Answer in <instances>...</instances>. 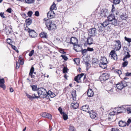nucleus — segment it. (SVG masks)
<instances>
[{
    "instance_id": "f257e3e1",
    "label": "nucleus",
    "mask_w": 131,
    "mask_h": 131,
    "mask_svg": "<svg viewBox=\"0 0 131 131\" xmlns=\"http://www.w3.org/2000/svg\"><path fill=\"white\" fill-rule=\"evenodd\" d=\"M46 21L45 24L49 30H54L56 29L57 25L54 21L48 19Z\"/></svg>"
},
{
    "instance_id": "f03ea898",
    "label": "nucleus",
    "mask_w": 131,
    "mask_h": 131,
    "mask_svg": "<svg viewBox=\"0 0 131 131\" xmlns=\"http://www.w3.org/2000/svg\"><path fill=\"white\" fill-rule=\"evenodd\" d=\"M66 41L67 42L69 43L70 44H72L73 45V49L75 51L77 52L79 51L76 48L78 47H80V46L77 44L78 42V40L76 37H72L70 39L69 42L68 41L67 39H66Z\"/></svg>"
},
{
    "instance_id": "7ed1b4c3",
    "label": "nucleus",
    "mask_w": 131,
    "mask_h": 131,
    "mask_svg": "<svg viewBox=\"0 0 131 131\" xmlns=\"http://www.w3.org/2000/svg\"><path fill=\"white\" fill-rule=\"evenodd\" d=\"M37 92L38 95L40 96V97L46 98L47 99L48 98V95H47V92L46 90L43 88H38Z\"/></svg>"
},
{
    "instance_id": "20e7f679",
    "label": "nucleus",
    "mask_w": 131,
    "mask_h": 131,
    "mask_svg": "<svg viewBox=\"0 0 131 131\" xmlns=\"http://www.w3.org/2000/svg\"><path fill=\"white\" fill-rule=\"evenodd\" d=\"M107 19L109 22H110V24L113 25L115 26L117 25L118 23L117 21L115 19V16L114 14L110 15L107 17Z\"/></svg>"
},
{
    "instance_id": "39448f33",
    "label": "nucleus",
    "mask_w": 131,
    "mask_h": 131,
    "mask_svg": "<svg viewBox=\"0 0 131 131\" xmlns=\"http://www.w3.org/2000/svg\"><path fill=\"white\" fill-rule=\"evenodd\" d=\"M102 58L100 60V63L99 64L100 67L103 69L106 68L107 67V64L108 62L105 57H101Z\"/></svg>"
},
{
    "instance_id": "423d86ee",
    "label": "nucleus",
    "mask_w": 131,
    "mask_h": 131,
    "mask_svg": "<svg viewBox=\"0 0 131 131\" xmlns=\"http://www.w3.org/2000/svg\"><path fill=\"white\" fill-rule=\"evenodd\" d=\"M24 30H27L28 32L29 33V36L31 38H35L37 36V34L33 30L31 29L30 28H28L27 30L25 28L24 29Z\"/></svg>"
},
{
    "instance_id": "0eeeda50",
    "label": "nucleus",
    "mask_w": 131,
    "mask_h": 131,
    "mask_svg": "<svg viewBox=\"0 0 131 131\" xmlns=\"http://www.w3.org/2000/svg\"><path fill=\"white\" fill-rule=\"evenodd\" d=\"M109 76L107 73H103L100 77L99 79L100 81L102 82L108 79L110 77Z\"/></svg>"
},
{
    "instance_id": "6e6552de",
    "label": "nucleus",
    "mask_w": 131,
    "mask_h": 131,
    "mask_svg": "<svg viewBox=\"0 0 131 131\" xmlns=\"http://www.w3.org/2000/svg\"><path fill=\"white\" fill-rule=\"evenodd\" d=\"M34 67L32 66L30 69V72L29 73V75L30 76L31 78H32V81L33 82H34L35 81L37 82V81H38V80H34L33 79H34L35 75L33 74H36V73L35 72H34Z\"/></svg>"
},
{
    "instance_id": "1a4fd4ad",
    "label": "nucleus",
    "mask_w": 131,
    "mask_h": 131,
    "mask_svg": "<svg viewBox=\"0 0 131 131\" xmlns=\"http://www.w3.org/2000/svg\"><path fill=\"white\" fill-rule=\"evenodd\" d=\"M88 34L90 36H94L96 33V29L95 28H92L88 30Z\"/></svg>"
},
{
    "instance_id": "9d476101",
    "label": "nucleus",
    "mask_w": 131,
    "mask_h": 131,
    "mask_svg": "<svg viewBox=\"0 0 131 131\" xmlns=\"http://www.w3.org/2000/svg\"><path fill=\"white\" fill-rule=\"evenodd\" d=\"M114 42L116 43L115 44V47L116 51H119L121 48V43L119 40H115Z\"/></svg>"
},
{
    "instance_id": "9b49d317",
    "label": "nucleus",
    "mask_w": 131,
    "mask_h": 131,
    "mask_svg": "<svg viewBox=\"0 0 131 131\" xmlns=\"http://www.w3.org/2000/svg\"><path fill=\"white\" fill-rule=\"evenodd\" d=\"M55 14L53 11L50 10L47 13V16L49 19L53 18L55 17Z\"/></svg>"
},
{
    "instance_id": "f8f14e48",
    "label": "nucleus",
    "mask_w": 131,
    "mask_h": 131,
    "mask_svg": "<svg viewBox=\"0 0 131 131\" xmlns=\"http://www.w3.org/2000/svg\"><path fill=\"white\" fill-rule=\"evenodd\" d=\"M84 75V74L83 73H82L78 75L74 78V80L76 81L77 83L80 82L81 81H79L80 80L81 78Z\"/></svg>"
},
{
    "instance_id": "ddd939ff",
    "label": "nucleus",
    "mask_w": 131,
    "mask_h": 131,
    "mask_svg": "<svg viewBox=\"0 0 131 131\" xmlns=\"http://www.w3.org/2000/svg\"><path fill=\"white\" fill-rule=\"evenodd\" d=\"M80 109L83 111L88 113L90 111V109L89 106L87 105H85L82 106Z\"/></svg>"
},
{
    "instance_id": "4468645a",
    "label": "nucleus",
    "mask_w": 131,
    "mask_h": 131,
    "mask_svg": "<svg viewBox=\"0 0 131 131\" xmlns=\"http://www.w3.org/2000/svg\"><path fill=\"white\" fill-rule=\"evenodd\" d=\"M110 54L111 55V57L113 58V59L115 60H117V56L115 53V50H111Z\"/></svg>"
},
{
    "instance_id": "2eb2a0df",
    "label": "nucleus",
    "mask_w": 131,
    "mask_h": 131,
    "mask_svg": "<svg viewBox=\"0 0 131 131\" xmlns=\"http://www.w3.org/2000/svg\"><path fill=\"white\" fill-rule=\"evenodd\" d=\"M108 13L107 9H102L101 10V16L102 17H105L106 16Z\"/></svg>"
},
{
    "instance_id": "dca6fc26",
    "label": "nucleus",
    "mask_w": 131,
    "mask_h": 131,
    "mask_svg": "<svg viewBox=\"0 0 131 131\" xmlns=\"http://www.w3.org/2000/svg\"><path fill=\"white\" fill-rule=\"evenodd\" d=\"M5 82V80L4 78L0 79V87L3 88L4 90L6 88V86L4 84Z\"/></svg>"
},
{
    "instance_id": "f3484780",
    "label": "nucleus",
    "mask_w": 131,
    "mask_h": 131,
    "mask_svg": "<svg viewBox=\"0 0 131 131\" xmlns=\"http://www.w3.org/2000/svg\"><path fill=\"white\" fill-rule=\"evenodd\" d=\"M117 113L118 114L124 112L126 111V108L123 107H117Z\"/></svg>"
},
{
    "instance_id": "a211bd4d",
    "label": "nucleus",
    "mask_w": 131,
    "mask_h": 131,
    "mask_svg": "<svg viewBox=\"0 0 131 131\" xmlns=\"http://www.w3.org/2000/svg\"><path fill=\"white\" fill-rule=\"evenodd\" d=\"M8 26L7 27L6 26L5 28L6 34L8 35L9 34H11L12 31V28L10 27V26L9 28V29L8 28Z\"/></svg>"
},
{
    "instance_id": "6ab92c4d",
    "label": "nucleus",
    "mask_w": 131,
    "mask_h": 131,
    "mask_svg": "<svg viewBox=\"0 0 131 131\" xmlns=\"http://www.w3.org/2000/svg\"><path fill=\"white\" fill-rule=\"evenodd\" d=\"M90 116L92 119H94L96 117V113L93 112V111H90L88 112Z\"/></svg>"
},
{
    "instance_id": "aec40b11",
    "label": "nucleus",
    "mask_w": 131,
    "mask_h": 131,
    "mask_svg": "<svg viewBox=\"0 0 131 131\" xmlns=\"http://www.w3.org/2000/svg\"><path fill=\"white\" fill-rule=\"evenodd\" d=\"M87 95L89 97H91L93 96L94 95V93L92 90L90 89L88 90L87 93Z\"/></svg>"
},
{
    "instance_id": "412c9836",
    "label": "nucleus",
    "mask_w": 131,
    "mask_h": 131,
    "mask_svg": "<svg viewBox=\"0 0 131 131\" xmlns=\"http://www.w3.org/2000/svg\"><path fill=\"white\" fill-rule=\"evenodd\" d=\"M118 125L120 127H124L126 125V123L124 121H120L118 123Z\"/></svg>"
},
{
    "instance_id": "4be33fe9",
    "label": "nucleus",
    "mask_w": 131,
    "mask_h": 131,
    "mask_svg": "<svg viewBox=\"0 0 131 131\" xmlns=\"http://www.w3.org/2000/svg\"><path fill=\"white\" fill-rule=\"evenodd\" d=\"M40 37L43 38H47V33L44 32H42L39 34Z\"/></svg>"
},
{
    "instance_id": "5701e85b",
    "label": "nucleus",
    "mask_w": 131,
    "mask_h": 131,
    "mask_svg": "<svg viewBox=\"0 0 131 131\" xmlns=\"http://www.w3.org/2000/svg\"><path fill=\"white\" fill-rule=\"evenodd\" d=\"M116 87L117 88V89H116V90L117 91H118L117 89L118 90H121L124 88V86L122 85V84H121V83L117 84Z\"/></svg>"
},
{
    "instance_id": "b1692460",
    "label": "nucleus",
    "mask_w": 131,
    "mask_h": 131,
    "mask_svg": "<svg viewBox=\"0 0 131 131\" xmlns=\"http://www.w3.org/2000/svg\"><path fill=\"white\" fill-rule=\"evenodd\" d=\"M71 107L73 109H77L79 106L78 103H72L71 104Z\"/></svg>"
},
{
    "instance_id": "393cba45",
    "label": "nucleus",
    "mask_w": 131,
    "mask_h": 131,
    "mask_svg": "<svg viewBox=\"0 0 131 131\" xmlns=\"http://www.w3.org/2000/svg\"><path fill=\"white\" fill-rule=\"evenodd\" d=\"M47 95H48V96L49 95L48 97L50 96L51 98L55 97L56 95L54 93H53L50 90H49L48 92H47Z\"/></svg>"
},
{
    "instance_id": "a878e982",
    "label": "nucleus",
    "mask_w": 131,
    "mask_h": 131,
    "mask_svg": "<svg viewBox=\"0 0 131 131\" xmlns=\"http://www.w3.org/2000/svg\"><path fill=\"white\" fill-rule=\"evenodd\" d=\"M25 22L26 23L27 25L29 26L32 23V19L30 18L26 19Z\"/></svg>"
},
{
    "instance_id": "bb28decb",
    "label": "nucleus",
    "mask_w": 131,
    "mask_h": 131,
    "mask_svg": "<svg viewBox=\"0 0 131 131\" xmlns=\"http://www.w3.org/2000/svg\"><path fill=\"white\" fill-rule=\"evenodd\" d=\"M109 24V21L107 20H105L104 22L101 24V25L103 27L106 26Z\"/></svg>"
},
{
    "instance_id": "cd10ccee",
    "label": "nucleus",
    "mask_w": 131,
    "mask_h": 131,
    "mask_svg": "<svg viewBox=\"0 0 131 131\" xmlns=\"http://www.w3.org/2000/svg\"><path fill=\"white\" fill-rule=\"evenodd\" d=\"M87 41L88 44L89 45H91L93 43V41L92 38H88L87 39Z\"/></svg>"
},
{
    "instance_id": "c85d7f7f",
    "label": "nucleus",
    "mask_w": 131,
    "mask_h": 131,
    "mask_svg": "<svg viewBox=\"0 0 131 131\" xmlns=\"http://www.w3.org/2000/svg\"><path fill=\"white\" fill-rule=\"evenodd\" d=\"M72 97L73 100H75L76 99V94L75 90L73 91L72 93Z\"/></svg>"
},
{
    "instance_id": "c756f323",
    "label": "nucleus",
    "mask_w": 131,
    "mask_h": 131,
    "mask_svg": "<svg viewBox=\"0 0 131 131\" xmlns=\"http://www.w3.org/2000/svg\"><path fill=\"white\" fill-rule=\"evenodd\" d=\"M126 109V112L128 114L131 113V106L129 105L127 107Z\"/></svg>"
},
{
    "instance_id": "7c9ffc66",
    "label": "nucleus",
    "mask_w": 131,
    "mask_h": 131,
    "mask_svg": "<svg viewBox=\"0 0 131 131\" xmlns=\"http://www.w3.org/2000/svg\"><path fill=\"white\" fill-rule=\"evenodd\" d=\"M30 86L32 88V90L34 91H38V88H37V85H31Z\"/></svg>"
},
{
    "instance_id": "2f4dec72",
    "label": "nucleus",
    "mask_w": 131,
    "mask_h": 131,
    "mask_svg": "<svg viewBox=\"0 0 131 131\" xmlns=\"http://www.w3.org/2000/svg\"><path fill=\"white\" fill-rule=\"evenodd\" d=\"M56 5L54 4V2H53V4L51 6L50 9L51 10H53V9L56 10Z\"/></svg>"
},
{
    "instance_id": "473e14b6",
    "label": "nucleus",
    "mask_w": 131,
    "mask_h": 131,
    "mask_svg": "<svg viewBox=\"0 0 131 131\" xmlns=\"http://www.w3.org/2000/svg\"><path fill=\"white\" fill-rule=\"evenodd\" d=\"M69 129L71 131H76V130L74 127L71 124L70 125Z\"/></svg>"
},
{
    "instance_id": "72a5a7b5",
    "label": "nucleus",
    "mask_w": 131,
    "mask_h": 131,
    "mask_svg": "<svg viewBox=\"0 0 131 131\" xmlns=\"http://www.w3.org/2000/svg\"><path fill=\"white\" fill-rule=\"evenodd\" d=\"M130 55L129 53V52H127V54L123 58V61H125L126 59L127 58H129L130 57Z\"/></svg>"
},
{
    "instance_id": "f704fd0d",
    "label": "nucleus",
    "mask_w": 131,
    "mask_h": 131,
    "mask_svg": "<svg viewBox=\"0 0 131 131\" xmlns=\"http://www.w3.org/2000/svg\"><path fill=\"white\" fill-rule=\"evenodd\" d=\"M85 64L86 67V70H88L91 67L90 64L87 61L85 62Z\"/></svg>"
},
{
    "instance_id": "c9c22d12",
    "label": "nucleus",
    "mask_w": 131,
    "mask_h": 131,
    "mask_svg": "<svg viewBox=\"0 0 131 131\" xmlns=\"http://www.w3.org/2000/svg\"><path fill=\"white\" fill-rule=\"evenodd\" d=\"M73 61L74 62L75 64H78L80 62L79 59V58H75L73 59Z\"/></svg>"
},
{
    "instance_id": "e433bc0d",
    "label": "nucleus",
    "mask_w": 131,
    "mask_h": 131,
    "mask_svg": "<svg viewBox=\"0 0 131 131\" xmlns=\"http://www.w3.org/2000/svg\"><path fill=\"white\" fill-rule=\"evenodd\" d=\"M63 114V119L64 120H67L68 118V116L64 112L62 113Z\"/></svg>"
},
{
    "instance_id": "4c0bfd02",
    "label": "nucleus",
    "mask_w": 131,
    "mask_h": 131,
    "mask_svg": "<svg viewBox=\"0 0 131 131\" xmlns=\"http://www.w3.org/2000/svg\"><path fill=\"white\" fill-rule=\"evenodd\" d=\"M121 2V0H113V3L114 5L119 4Z\"/></svg>"
},
{
    "instance_id": "58836bf2",
    "label": "nucleus",
    "mask_w": 131,
    "mask_h": 131,
    "mask_svg": "<svg viewBox=\"0 0 131 131\" xmlns=\"http://www.w3.org/2000/svg\"><path fill=\"white\" fill-rule=\"evenodd\" d=\"M122 63V67H126L128 64V62L127 60H125Z\"/></svg>"
},
{
    "instance_id": "ea45409f",
    "label": "nucleus",
    "mask_w": 131,
    "mask_h": 131,
    "mask_svg": "<svg viewBox=\"0 0 131 131\" xmlns=\"http://www.w3.org/2000/svg\"><path fill=\"white\" fill-rule=\"evenodd\" d=\"M102 26L101 25V26H99V32H103V31H104V27H103V26L102 27Z\"/></svg>"
},
{
    "instance_id": "a19ab883",
    "label": "nucleus",
    "mask_w": 131,
    "mask_h": 131,
    "mask_svg": "<svg viewBox=\"0 0 131 131\" xmlns=\"http://www.w3.org/2000/svg\"><path fill=\"white\" fill-rule=\"evenodd\" d=\"M114 72L115 73L118 74L119 76L122 73L121 70H119L116 69L115 70Z\"/></svg>"
},
{
    "instance_id": "79ce46f5",
    "label": "nucleus",
    "mask_w": 131,
    "mask_h": 131,
    "mask_svg": "<svg viewBox=\"0 0 131 131\" xmlns=\"http://www.w3.org/2000/svg\"><path fill=\"white\" fill-rule=\"evenodd\" d=\"M10 46H11L12 48L16 51L17 53H18L19 51L17 49L16 47L15 46L12 45V44H10Z\"/></svg>"
},
{
    "instance_id": "37998d69",
    "label": "nucleus",
    "mask_w": 131,
    "mask_h": 131,
    "mask_svg": "<svg viewBox=\"0 0 131 131\" xmlns=\"http://www.w3.org/2000/svg\"><path fill=\"white\" fill-rule=\"evenodd\" d=\"M128 15L127 14L124 15V14H123L121 18L122 19H126L127 18Z\"/></svg>"
},
{
    "instance_id": "c03bdc74",
    "label": "nucleus",
    "mask_w": 131,
    "mask_h": 131,
    "mask_svg": "<svg viewBox=\"0 0 131 131\" xmlns=\"http://www.w3.org/2000/svg\"><path fill=\"white\" fill-rule=\"evenodd\" d=\"M82 50H81V52L82 53L83 55H84L85 53H86L87 52V49H82Z\"/></svg>"
},
{
    "instance_id": "a18cd8bd",
    "label": "nucleus",
    "mask_w": 131,
    "mask_h": 131,
    "mask_svg": "<svg viewBox=\"0 0 131 131\" xmlns=\"http://www.w3.org/2000/svg\"><path fill=\"white\" fill-rule=\"evenodd\" d=\"M35 0H26V3L28 4L33 3H34Z\"/></svg>"
},
{
    "instance_id": "49530a36",
    "label": "nucleus",
    "mask_w": 131,
    "mask_h": 131,
    "mask_svg": "<svg viewBox=\"0 0 131 131\" xmlns=\"http://www.w3.org/2000/svg\"><path fill=\"white\" fill-rule=\"evenodd\" d=\"M61 57L65 61H67L68 59L67 57L65 55H61Z\"/></svg>"
},
{
    "instance_id": "de8ad7c7",
    "label": "nucleus",
    "mask_w": 131,
    "mask_h": 131,
    "mask_svg": "<svg viewBox=\"0 0 131 131\" xmlns=\"http://www.w3.org/2000/svg\"><path fill=\"white\" fill-rule=\"evenodd\" d=\"M121 83V84H122V85L123 86H124V88L126 87L127 85V82L124 81H122Z\"/></svg>"
},
{
    "instance_id": "09e8293b",
    "label": "nucleus",
    "mask_w": 131,
    "mask_h": 131,
    "mask_svg": "<svg viewBox=\"0 0 131 131\" xmlns=\"http://www.w3.org/2000/svg\"><path fill=\"white\" fill-rule=\"evenodd\" d=\"M48 114H46L45 118H47L49 119H51L52 118V116L50 114L48 113Z\"/></svg>"
},
{
    "instance_id": "8fccbe9b",
    "label": "nucleus",
    "mask_w": 131,
    "mask_h": 131,
    "mask_svg": "<svg viewBox=\"0 0 131 131\" xmlns=\"http://www.w3.org/2000/svg\"><path fill=\"white\" fill-rule=\"evenodd\" d=\"M33 14V12L31 11H29L27 13V15L29 17H31Z\"/></svg>"
},
{
    "instance_id": "3c124183",
    "label": "nucleus",
    "mask_w": 131,
    "mask_h": 131,
    "mask_svg": "<svg viewBox=\"0 0 131 131\" xmlns=\"http://www.w3.org/2000/svg\"><path fill=\"white\" fill-rule=\"evenodd\" d=\"M26 96L30 100L32 99H34V98L35 97H33L32 96H31L29 94H27Z\"/></svg>"
},
{
    "instance_id": "603ef678",
    "label": "nucleus",
    "mask_w": 131,
    "mask_h": 131,
    "mask_svg": "<svg viewBox=\"0 0 131 131\" xmlns=\"http://www.w3.org/2000/svg\"><path fill=\"white\" fill-rule=\"evenodd\" d=\"M108 93L111 94L113 93V88H111L110 89H108L107 90Z\"/></svg>"
},
{
    "instance_id": "864d4df0",
    "label": "nucleus",
    "mask_w": 131,
    "mask_h": 131,
    "mask_svg": "<svg viewBox=\"0 0 131 131\" xmlns=\"http://www.w3.org/2000/svg\"><path fill=\"white\" fill-rule=\"evenodd\" d=\"M34 50H31L29 53V56L30 57L32 55L34 54Z\"/></svg>"
},
{
    "instance_id": "5fc2aeb1",
    "label": "nucleus",
    "mask_w": 131,
    "mask_h": 131,
    "mask_svg": "<svg viewBox=\"0 0 131 131\" xmlns=\"http://www.w3.org/2000/svg\"><path fill=\"white\" fill-rule=\"evenodd\" d=\"M128 42H131V39L130 38H128L126 37L125 36L124 38Z\"/></svg>"
},
{
    "instance_id": "6e6d98bb",
    "label": "nucleus",
    "mask_w": 131,
    "mask_h": 131,
    "mask_svg": "<svg viewBox=\"0 0 131 131\" xmlns=\"http://www.w3.org/2000/svg\"><path fill=\"white\" fill-rule=\"evenodd\" d=\"M87 50L88 51L92 52L94 51V49L93 48H91L89 47H88L87 48Z\"/></svg>"
},
{
    "instance_id": "4d7b16f0",
    "label": "nucleus",
    "mask_w": 131,
    "mask_h": 131,
    "mask_svg": "<svg viewBox=\"0 0 131 131\" xmlns=\"http://www.w3.org/2000/svg\"><path fill=\"white\" fill-rule=\"evenodd\" d=\"M68 69L67 67H64L63 69V73H66L67 72Z\"/></svg>"
},
{
    "instance_id": "13d9d810",
    "label": "nucleus",
    "mask_w": 131,
    "mask_h": 131,
    "mask_svg": "<svg viewBox=\"0 0 131 131\" xmlns=\"http://www.w3.org/2000/svg\"><path fill=\"white\" fill-rule=\"evenodd\" d=\"M131 122V119L129 118L126 123V125L128 126Z\"/></svg>"
},
{
    "instance_id": "bf43d9fd",
    "label": "nucleus",
    "mask_w": 131,
    "mask_h": 131,
    "mask_svg": "<svg viewBox=\"0 0 131 131\" xmlns=\"http://www.w3.org/2000/svg\"><path fill=\"white\" fill-rule=\"evenodd\" d=\"M46 114L48 115V113L44 112L41 114V115L42 117H45L46 115H47Z\"/></svg>"
},
{
    "instance_id": "052dcab7",
    "label": "nucleus",
    "mask_w": 131,
    "mask_h": 131,
    "mask_svg": "<svg viewBox=\"0 0 131 131\" xmlns=\"http://www.w3.org/2000/svg\"><path fill=\"white\" fill-rule=\"evenodd\" d=\"M98 60L97 59H94L92 61V63L93 64L95 63Z\"/></svg>"
},
{
    "instance_id": "680f3d73",
    "label": "nucleus",
    "mask_w": 131,
    "mask_h": 131,
    "mask_svg": "<svg viewBox=\"0 0 131 131\" xmlns=\"http://www.w3.org/2000/svg\"><path fill=\"white\" fill-rule=\"evenodd\" d=\"M59 111L60 112L61 114H62L63 112H62V110L61 107H59L58 109Z\"/></svg>"
},
{
    "instance_id": "e2e57ef3",
    "label": "nucleus",
    "mask_w": 131,
    "mask_h": 131,
    "mask_svg": "<svg viewBox=\"0 0 131 131\" xmlns=\"http://www.w3.org/2000/svg\"><path fill=\"white\" fill-rule=\"evenodd\" d=\"M19 62V63L21 65H22L23 64H24V62L23 61V59H19L18 60Z\"/></svg>"
},
{
    "instance_id": "0e129e2a",
    "label": "nucleus",
    "mask_w": 131,
    "mask_h": 131,
    "mask_svg": "<svg viewBox=\"0 0 131 131\" xmlns=\"http://www.w3.org/2000/svg\"><path fill=\"white\" fill-rule=\"evenodd\" d=\"M59 52L61 53L64 54H66V52H64V51L63 49H60L59 51Z\"/></svg>"
},
{
    "instance_id": "69168bd1",
    "label": "nucleus",
    "mask_w": 131,
    "mask_h": 131,
    "mask_svg": "<svg viewBox=\"0 0 131 131\" xmlns=\"http://www.w3.org/2000/svg\"><path fill=\"white\" fill-rule=\"evenodd\" d=\"M117 113V112H114V111H113L112 112H111L110 113V115H116Z\"/></svg>"
},
{
    "instance_id": "338daca9",
    "label": "nucleus",
    "mask_w": 131,
    "mask_h": 131,
    "mask_svg": "<svg viewBox=\"0 0 131 131\" xmlns=\"http://www.w3.org/2000/svg\"><path fill=\"white\" fill-rule=\"evenodd\" d=\"M35 15L37 17L39 16V12L38 11H36L35 13Z\"/></svg>"
},
{
    "instance_id": "774afa93",
    "label": "nucleus",
    "mask_w": 131,
    "mask_h": 131,
    "mask_svg": "<svg viewBox=\"0 0 131 131\" xmlns=\"http://www.w3.org/2000/svg\"><path fill=\"white\" fill-rule=\"evenodd\" d=\"M111 131H120L118 129L115 128H112Z\"/></svg>"
}]
</instances>
